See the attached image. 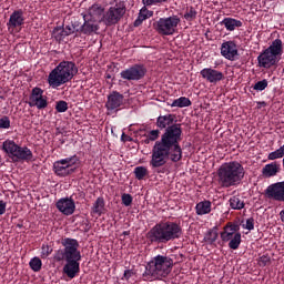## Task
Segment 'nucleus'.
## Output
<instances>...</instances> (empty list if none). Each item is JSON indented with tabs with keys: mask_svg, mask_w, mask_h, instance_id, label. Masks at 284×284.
Returning a JSON list of instances; mask_svg holds the SVG:
<instances>
[{
	"mask_svg": "<svg viewBox=\"0 0 284 284\" xmlns=\"http://www.w3.org/2000/svg\"><path fill=\"white\" fill-rule=\"evenodd\" d=\"M125 136V133L122 134V139Z\"/></svg>",
	"mask_w": 284,
	"mask_h": 284,
	"instance_id": "56",
	"label": "nucleus"
},
{
	"mask_svg": "<svg viewBox=\"0 0 284 284\" xmlns=\"http://www.w3.org/2000/svg\"><path fill=\"white\" fill-rule=\"evenodd\" d=\"M145 19H148V16H143V14L138 16L136 20L133 23L134 28H139V26H141V23L145 21Z\"/></svg>",
	"mask_w": 284,
	"mask_h": 284,
	"instance_id": "51",
	"label": "nucleus"
},
{
	"mask_svg": "<svg viewBox=\"0 0 284 284\" xmlns=\"http://www.w3.org/2000/svg\"><path fill=\"white\" fill-rule=\"evenodd\" d=\"M221 54L229 61H235L236 57H239V49H236V43H234V41H226L222 43Z\"/></svg>",
	"mask_w": 284,
	"mask_h": 284,
	"instance_id": "17",
	"label": "nucleus"
},
{
	"mask_svg": "<svg viewBox=\"0 0 284 284\" xmlns=\"http://www.w3.org/2000/svg\"><path fill=\"white\" fill-rule=\"evenodd\" d=\"M283 158H284V144L280 149L271 152L267 155L268 161H276V159H283Z\"/></svg>",
	"mask_w": 284,
	"mask_h": 284,
	"instance_id": "35",
	"label": "nucleus"
},
{
	"mask_svg": "<svg viewBox=\"0 0 284 284\" xmlns=\"http://www.w3.org/2000/svg\"><path fill=\"white\" fill-rule=\"evenodd\" d=\"M38 108V110H43L45 108H48V100L40 98L37 102L32 103V105L30 108Z\"/></svg>",
	"mask_w": 284,
	"mask_h": 284,
	"instance_id": "38",
	"label": "nucleus"
},
{
	"mask_svg": "<svg viewBox=\"0 0 284 284\" xmlns=\"http://www.w3.org/2000/svg\"><path fill=\"white\" fill-rule=\"evenodd\" d=\"M55 261H65V248L59 250L54 255Z\"/></svg>",
	"mask_w": 284,
	"mask_h": 284,
	"instance_id": "50",
	"label": "nucleus"
},
{
	"mask_svg": "<svg viewBox=\"0 0 284 284\" xmlns=\"http://www.w3.org/2000/svg\"><path fill=\"white\" fill-rule=\"evenodd\" d=\"M83 24L80 26V34H84L85 37H92V34H97L99 32V24L97 20H92L90 16H83Z\"/></svg>",
	"mask_w": 284,
	"mask_h": 284,
	"instance_id": "13",
	"label": "nucleus"
},
{
	"mask_svg": "<svg viewBox=\"0 0 284 284\" xmlns=\"http://www.w3.org/2000/svg\"><path fill=\"white\" fill-rule=\"evenodd\" d=\"M278 172H281V165L278 162H272L262 169V175L264 179H272V176H276Z\"/></svg>",
	"mask_w": 284,
	"mask_h": 284,
	"instance_id": "23",
	"label": "nucleus"
},
{
	"mask_svg": "<svg viewBox=\"0 0 284 284\" xmlns=\"http://www.w3.org/2000/svg\"><path fill=\"white\" fill-rule=\"evenodd\" d=\"M77 163H79V156L72 155L54 162L53 170L57 176H70V174H74L77 170L74 165H77Z\"/></svg>",
	"mask_w": 284,
	"mask_h": 284,
	"instance_id": "7",
	"label": "nucleus"
},
{
	"mask_svg": "<svg viewBox=\"0 0 284 284\" xmlns=\"http://www.w3.org/2000/svg\"><path fill=\"white\" fill-rule=\"evenodd\" d=\"M24 23L26 18L23 17V10L19 9L11 13L7 26L8 28H21Z\"/></svg>",
	"mask_w": 284,
	"mask_h": 284,
	"instance_id": "19",
	"label": "nucleus"
},
{
	"mask_svg": "<svg viewBox=\"0 0 284 284\" xmlns=\"http://www.w3.org/2000/svg\"><path fill=\"white\" fill-rule=\"evenodd\" d=\"M55 110L57 112H68V102L61 100V101H58L57 104H55Z\"/></svg>",
	"mask_w": 284,
	"mask_h": 284,
	"instance_id": "40",
	"label": "nucleus"
},
{
	"mask_svg": "<svg viewBox=\"0 0 284 284\" xmlns=\"http://www.w3.org/2000/svg\"><path fill=\"white\" fill-rule=\"evenodd\" d=\"M230 206L232 210H243L245 207V202L241 197L234 195L230 199Z\"/></svg>",
	"mask_w": 284,
	"mask_h": 284,
	"instance_id": "31",
	"label": "nucleus"
},
{
	"mask_svg": "<svg viewBox=\"0 0 284 284\" xmlns=\"http://www.w3.org/2000/svg\"><path fill=\"white\" fill-rule=\"evenodd\" d=\"M200 74L202 79H205L209 83L216 84L220 81H223L225 79V75L223 72L212 69V68H205L200 71Z\"/></svg>",
	"mask_w": 284,
	"mask_h": 284,
	"instance_id": "14",
	"label": "nucleus"
},
{
	"mask_svg": "<svg viewBox=\"0 0 284 284\" xmlns=\"http://www.w3.org/2000/svg\"><path fill=\"white\" fill-rule=\"evenodd\" d=\"M156 126L160 130H165V132L152 149L150 165L153 170L163 168L168 160L172 161V163H179L183 159V149H181L180 144L183 128L181 123H176V115L169 113L158 116Z\"/></svg>",
	"mask_w": 284,
	"mask_h": 284,
	"instance_id": "1",
	"label": "nucleus"
},
{
	"mask_svg": "<svg viewBox=\"0 0 284 284\" xmlns=\"http://www.w3.org/2000/svg\"><path fill=\"white\" fill-rule=\"evenodd\" d=\"M196 214L203 216V214H210L212 212V202L203 201L196 204L195 206Z\"/></svg>",
	"mask_w": 284,
	"mask_h": 284,
	"instance_id": "27",
	"label": "nucleus"
},
{
	"mask_svg": "<svg viewBox=\"0 0 284 284\" xmlns=\"http://www.w3.org/2000/svg\"><path fill=\"white\" fill-rule=\"evenodd\" d=\"M145 74H148V69L143 64H133L120 72V77L124 81H141Z\"/></svg>",
	"mask_w": 284,
	"mask_h": 284,
	"instance_id": "10",
	"label": "nucleus"
},
{
	"mask_svg": "<svg viewBox=\"0 0 284 284\" xmlns=\"http://www.w3.org/2000/svg\"><path fill=\"white\" fill-rule=\"evenodd\" d=\"M78 72L79 69L74 62L62 61L49 73L48 83L51 88H61L70 83Z\"/></svg>",
	"mask_w": 284,
	"mask_h": 284,
	"instance_id": "4",
	"label": "nucleus"
},
{
	"mask_svg": "<svg viewBox=\"0 0 284 284\" xmlns=\"http://www.w3.org/2000/svg\"><path fill=\"white\" fill-rule=\"evenodd\" d=\"M229 241L230 250H239V247L241 246V233H235L234 236Z\"/></svg>",
	"mask_w": 284,
	"mask_h": 284,
	"instance_id": "33",
	"label": "nucleus"
},
{
	"mask_svg": "<svg viewBox=\"0 0 284 284\" xmlns=\"http://www.w3.org/2000/svg\"><path fill=\"white\" fill-rule=\"evenodd\" d=\"M272 263V258L268 255H263L258 260L260 267H266V265H270Z\"/></svg>",
	"mask_w": 284,
	"mask_h": 284,
	"instance_id": "43",
	"label": "nucleus"
},
{
	"mask_svg": "<svg viewBox=\"0 0 284 284\" xmlns=\"http://www.w3.org/2000/svg\"><path fill=\"white\" fill-rule=\"evenodd\" d=\"M257 62L260 68H272V65H276L278 63V57L274 55V53L270 52L265 49L258 57Z\"/></svg>",
	"mask_w": 284,
	"mask_h": 284,
	"instance_id": "16",
	"label": "nucleus"
},
{
	"mask_svg": "<svg viewBox=\"0 0 284 284\" xmlns=\"http://www.w3.org/2000/svg\"><path fill=\"white\" fill-rule=\"evenodd\" d=\"M173 265L174 262L172 258L163 255H156L146 264L143 277L148 281L165 278V276L172 272Z\"/></svg>",
	"mask_w": 284,
	"mask_h": 284,
	"instance_id": "5",
	"label": "nucleus"
},
{
	"mask_svg": "<svg viewBox=\"0 0 284 284\" xmlns=\"http://www.w3.org/2000/svg\"><path fill=\"white\" fill-rule=\"evenodd\" d=\"M266 199L284 203V181L271 184L264 191Z\"/></svg>",
	"mask_w": 284,
	"mask_h": 284,
	"instance_id": "11",
	"label": "nucleus"
},
{
	"mask_svg": "<svg viewBox=\"0 0 284 284\" xmlns=\"http://www.w3.org/2000/svg\"><path fill=\"white\" fill-rule=\"evenodd\" d=\"M182 235L183 229L175 222H160L148 232L151 243H170L181 239Z\"/></svg>",
	"mask_w": 284,
	"mask_h": 284,
	"instance_id": "2",
	"label": "nucleus"
},
{
	"mask_svg": "<svg viewBox=\"0 0 284 284\" xmlns=\"http://www.w3.org/2000/svg\"><path fill=\"white\" fill-rule=\"evenodd\" d=\"M168 0H142L143 6H156L159 3H165Z\"/></svg>",
	"mask_w": 284,
	"mask_h": 284,
	"instance_id": "49",
	"label": "nucleus"
},
{
	"mask_svg": "<svg viewBox=\"0 0 284 284\" xmlns=\"http://www.w3.org/2000/svg\"><path fill=\"white\" fill-rule=\"evenodd\" d=\"M221 240L223 241V243H227L231 241V239H234V235L232 233H227L225 231L220 233Z\"/></svg>",
	"mask_w": 284,
	"mask_h": 284,
	"instance_id": "47",
	"label": "nucleus"
},
{
	"mask_svg": "<svg viewBox=\"0 0 284 284\" xmlns=\"http://www.w3.org/2000/svg\"><path fill=\"white\" fill-rule=\"evenodd\" d=\"M141 14H142V17H148V19H149V17L152 16V12L148 11V9H146L145 7H143V8L140 10L139 16H141Z\"/></svg>",
	"mask_w": 284,
	"mask_h": 284,
	"instance_id": "53",
	"label": "nucleus"
},
{
	"mask_svg": "<svg viewBox=\"0 0 284 284\" xmlns=\"http://www.w3.org/2000/svg\"><path fill=\"white\" fill-rule=\"evenodd\" d=\"M74 32H80L79 22H71V24H67L65 27H57L53 29V34L57 41H63L65 37H70V34H74Z\"/></svg>",
	"mask_w": 284,
	"mask_h": 284,
	"instance_id": "12",
	"label": "nucleus"
},
{
	"mask_svg": "<svg viewBox=\"0 0 284 284\" xmlns=\"http://www.w3.org/2000/svg\"><path fill=\"white\" fill-rule=\"evenodd\" d=\"M181 23V18L179 16H171L169 18H161L155 22V30L159 34L164 37H170L176 32V28Z\"/></svg>",
	"mask_w": 284,
	"mask_h": 284,
	"instance_id": "6",
	"label": "nucleus"
},
{
	"mask_svg": "<svg viewBox=\"0 0 284 284\" xmlns=\"http://www.w3.org/2000/svg\"><path fill=\"white\" fill-rule=\"evenodd\" d=\"M6 214V202L0 201V216Z\"/></svg>",
	"mask_w": 284,
	"mask_h": 284,
	"instance_id": "54",
	"label": "nucleus"
},
{
	"mask_svg": "<svg viewBox=\"0 0 284 284\" xmlns=\"http://www.w3.org/2000/svg\"><path fill=\"white\" fill-rule=\"evenodd\" d=\"M42 97L43 90L41 88H33L30 95L29 105L31 106L32 103H37V101H39V99H41Z\"/></svg>",
	"mask_w": 284,
	"mask_h": 284,
	"instance_id": "32",
	"label": "nucleus"
},
{
	"mask_svg": "<svg viewBox=\"0 0 284 284\" xmlns=\"http://www.w3.org/2000/svg\"><path fill=\"white\" fill-rule=\"evenodd\" d=\"M245 169L236 161L222 164L217 170V183L221 187H234L243 181Z\"/></svg>",
	"mask_w": 284,
	"mask_h": 284,
	"instance_id": "3",
	"label": "nucleus"
},
{
	"mask_svg": "<svg viewBox=\"0 0 284 284\" xmlns=\"http://www.w3.org/2000/svg\"><path fill=\"white\" fill-rule=\"evenodd\" d=\"M55 207L59 212L64 214V216H72L74 210H77V204L74 203V200L70 197H62L57 202Z\"/></svg>",
	"mask_w": 284,
	"mask_h": 284,
	"instance_id": "15",
	"label": "nucleus"
},
{
	"mask_svg": "<svg viewBox=\"0 0 284 284\" xmlns=\"http://www.w3.org/2000/svg\"><path fill=\"white\" fill-rule=\"evenodd\" d=\"M266 50L275 57H281V54H283V41L281 39H275Z\"/></svg>",
	"mask_w": 284,
	"mask_h": 284,
	"instance_id": "26",
	"label": "nucleus"
},
{
	"mask_svg": "<svg viewBox=\"0 0 284 284\" xmlns=\"http://www.w3.org/2000/svg\"><path fill=\"white\" fill-rule=\"evenodd\" d=\"M224 232L229 233V234H239V225L235 224H227L226 226H224Z\"/></svg>",
	"mask_w": 284,
	"mask_h": 284,
	"instance_id": "41",
	"label": "nucleus"
},
{
	"mask_svg": "<svg viewBox=\"0 0 284 284\" xmlns=\"http://www.w3.org/2000/svg\"><path fill=\"white\" fill-rule=\"evenodd\" d=\"M196 9H194V7H191L190 9L186 10L185 14H184V19L186 21H194V19H196Z\"/></svg>",
	"mask_w": 284,
	"mask_h": 284,
	"instance_id": "37",
	"label": "nucleus"
},
{
	"mask_svg": "<svg viewBox=\"0 0 284 284\" xmlns=\"http://www.w3.org/2000/svg\"><path fill=\"white\" fill-rule=\"evenodd\" d=\"M103 14H105L103 7L95 3L89 8V12L84 14V17H90V19H92L93 21H98V23H103Z\"/></svg>",
	"mask_w": 284,
	"mask_h": 284,
	"instance_id": "20",
	"label": "nucleus"
},
{
	"mask_svg": "<svg viewBox=\"0 0 284 284\" xmlns=\"http://www.w3.org/2000/svg\"><path fill=\"white\" fill-rule=\"evenodd\" d=\"M52 254V247L48 244H43L41 247V258H48Z\"/></svg>",
	"mask_w": 284,
	"mask_h": 284,
	"instance_id": "39",
	"label": "nucleus"
},
{
	"mask_svg": "<svg viewBox=\"0 0 284 284\" xmlns=\"http://www.w3.org/2000/svg\"><path fill=\"white\" fill-rule=\"evenodd\" d=\"M31 270L33 272H41V267L43 265V263L41 262V258L39 257H33L30 263H29Z\"/></svg>",
	"mask_w": 284,
	"mask_h": 284,
	"instance_id": "36",
	"label": "nucleus"
},
{
	"mask_svg": "<svg viewBox=\"0 0 284 284\" xmlns=\"http://www.w3.org/2000/svg\"><path fill=\"white\" fill-rule=\"evenodd\" d=\"M8 128H10V118L4 115L0 119V130H8Z\"/></svg>",
	"mask_w": 284,
	"mask_h": 284,
	"instance_id": "44",
	"label": "nucleus"
},
{
	"mask_svg": "<svg viewBox=\"0 0 284 284\" xmlns=\"http://www.w3.org/2000/svg\"><path fill=\"white\" fill-rule=\"evenodd\" d=\"M122 234L123 236H130V231H124Z\"/></svg>",
	"mask_w": 284,
	"mask_h": 284,
	"instance_id": "55",
	"label": "nucleus"
},
{
	"mask_svg": "<svg viewBox=\"0 0 284 284\" xmlns=\"http://www.w3.org/2000/svg\"><path fill=\"white\" fill-rule=\"evenodd\" d=\"M92 213L98 214V216H101V214H105V200L103 197H98L92 206Z\"/></svg>",
	"mask_w": 284,
	"mask_h": 284,
	"instance_id": "28",
	"label": "nucleus"
},
{
	"mask_svg": "<svg viewBox=\"0 0 284 284\" xmlns=\"http://www.w3.org/2000/svg\"><path fill=\"white\" fill-rule=\"evenodd\" d=\"M61 245L64 246L65 261H81V251H79V241L74 239H62Z\"/></svg>",
	"mask_w": 284,
	"mask_h": 284,
	"instance_id": "9",
	"label": "nucleus"
},
{
	"mask_svg": "<svg viewBox=\"0 0 284 284\" xmlns=\"http://www.w3.org/2000/svg\"><path fill=\"white\" fill-rule=\"evenodd\" d=\"M122 203L125 207H130L132 205V195L128 193L122 194Z\"/></svg>",
	"mask_w": 284,
	"mask_h": 284,
	"instance_id": "45",
	"label": "nucleus"
},
{
	"mask_svg": "<svg viewBox=\"0 0 284 284\" xmlns=\"http://www.w3.org/2000/svg\"><path fill=\"white\" fill-rule=\"evenodd\" d=\"M159 130H152L150 133H149V139L145 140V143H150V141H156V139H159Z\"/></svg>",
	"mask_w": 284,
	"mask_h": 284,
	"instance_id": "46",
	"label": "nucleus"
},
{
	"mask_svg": "<svg viewBox=\"0 0 284 284\" xmlns=\"http://www.w3.org/2000/svg\"><path fill=\"white\" fill-rule=\"evenodd\" d=\"M134 274H136V273L134 272V270H125V271H124V274H123V278H124L125 281H130V278H132V276H134Z\"/></svg>",
	"mask_w": 284,
	"mask_h": 284,
	"instance_id": "52",
	"label": "nucleus"
},
{
	"mask_svg": "<svg viewBox=\"0 0 284 284\" xmlns=\"http://www.w3.org/2000/svg\"><path fill=\"white\" fill-rule=\"evenodd\" d=\"M221 24L224 26L229 32H234L236 28H241L243 26V22L233 18H224Z\"/></svg>",
	"mask_w": 284,
	"mask_h": 284,
	"instance_id": "25",
	"label": "nucleus"
},
{
	"mask_svg": "<svg viewBox=\"0 0 284 284\" xmlns=\"http://www.w3.org/2000/svg\"><path fill=\"white\" fill-rule=\"evenodd\" d=\"M123 105V94L118 91H113L108 95V101L105 103V108L109 111L119 110V108Z\"/></svg>",
	"mask_w": 284,
	"mask_h": 284,
	"instance_id": "18",
	"label": "nucleus"
},
{
	"mask_svg": "<svg viewBox=\"0 0 284 284\" xmlns=\"http://www.w3.org/2000/svg\"><path fill=\"white\" fill-rule=\"evenodd\" d=\"M79 272H81V266L78 261L67 262V265L63 266V273L68 278H74Z\"/></svg>",
	"mask_w": 284,
	"mask_h": 284,
	"instance_id": "22",
	"label": "nucleus"
},
{
	"mask_svg": "<svg viewBox=\"0 0 284 284\" xmlns=\"http://www.w3.org/2000/svg\"><path fill=\"white\" fill-rule=\"evenodd\" d=\"M2 150L10 156V159L13 160L17 154V150H19V145L12 140H7L2 143Z\"/></svg>",
	"mask_w": 284,
	"mask_h": 284,
	"instance_id": "24",
	"label": "nucleus"
},
{
	"mask_svg": "<svg viewBox=\"0 0 284 284\" xmlns=\"http://www.w3.org/2000/svg\"><path fill=\"white\" fill-rule=\"evenodd\" d=\"M267 88V80L258 81L254 84L253 90H257L258 92H263Z\"/></svg>",
	"mask_w": 284,
	"mask_h": 284,
	"instance_id": "42",
	"label": "nucleus"
},
{
	"mask_svg": "<svg viewBox=\"0 0 284 284\" xmlns=\"http://www.w3.org/2000/svg\"><path fill=\"white\" fill-rule=\"evenodd\" d=\"M190 105H192V101L186 97H181L171 103V108H190Z\"/></svg>",
	"mask_w": 284,
	"mask_h": 284,
	"instance_id": "30",
	"label": "nucleus"
},
{
	"mask_svg": "<svg viewBox=\"0 0 284 284\" xmlns=\"http://www.w3.org/2000/svg\"><path fill=\"white\" fill-rule=\"evenodd\" d=\"M125 4L121 2L110 7L103 14V23H105V26H116L125 16Z\"/></svg>",
	"mask_w": 284,
	"mask_h": 284,
	"instance_id": "8",
	"label": "nucleus"
},
{
	"mask_svg": "<svg viewBox=\"0 0 284 284\" xmlns=\"http://www.w3.org/2000/svg\"><path fill=\"white\" fill-rule=\"evenodd\" d=\"M216 239H219V226H214L205 233L204 243L213 245V243H216Z\"/></svg>",
	"mask_w": 284,
	"mask_h": 284,
	"instance_id": "29",
	"label": "nucleus"
},
{
	"mask_svg": "<svg viewBox=\"0 0 284 284\" xmlns=\"http://www.w3.org/2000/svg\"><path fill=\"white\" fill-rule=\"evenodd\" d=\"M32 151L28 146H18L12 161L14 163L19 161H32Z\"/></svg>",
	"mask_w": 284,
	"mask_h": 284,
	"instance_id": "21",
	"label": "nucleus"
},
{
	"mask_svg": "<svg viewBox=\"0 0 284 284\" xmlns=\"http://www.w3.org/2000/svg\"><path fill=\"white\" fill-rule=\"evenodd\" d=\"M244 230H248V232H252L254 230V217H250L246 220V223L243 224Z\"/></svg>",
	"mask_w": 284,
	"mask_h": 284,
	"instance_id": "48",
	"label": "nucleus"
},
{
	"mask_svg": "<svg viewBox=\"0 0 284 284\" xmlns=\"http://www.w3.org/2000/svg\"><path fill=\"white\" fill-rule=\"evenodd\" d=\"M133 174L138 181H143L148 174V168L145 166H136L133 171Z\"/></svg>",
	"mask_w": 284,
	"mask_h": 284,
	"instance_id": "34",
	"label": "nucleus"
}]
</instances>
